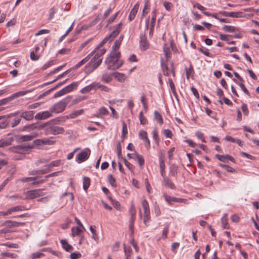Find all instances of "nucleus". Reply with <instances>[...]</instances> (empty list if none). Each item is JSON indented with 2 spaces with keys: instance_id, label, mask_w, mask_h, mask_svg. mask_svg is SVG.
<instances>
[{
  "instance_id": "1",
  "label": "nucleus",
  "mask_w": 259,
  "mask_h": 259,
  "mask_svg": "<svg viewBox=\"0 0 259 259\" xmlns=\"http://www.w3.org/2000/svg\"><path fill=\"white\" fill-rule=\"evenodd\" d=\"M120 57V52H114L111 51L110 54L106 58L105 63L107 66V69L109 70H114L115 65L118 62Z\"/></svg>"
},
{
  "instance_id": "2",
  "label": "nucleus",
  "mask_w": 259,
  "mask_h": 259,
  "mask_svg": "<svg viewBox=\"0 0 259 259\" xmlns=\"http://www.w3.org/2000/svg\"><path fill=\"white\" fill-rule=\"evenodd\" d=\"M71 98V97L68 96L63 100L60 101L59 102L54 104V105L50 109L51 112L56 113L62 112L64 110L66 105L70 101Z\"/></svg>"
},
{
  "instance_id": "3",
  "label": "nucleus",
  "mask_w": 259,
  "mask_h": 259,
  "mask_svg": "<svg viewBox=\"0 0 259 259\" xmlns=\"http://www.w3.org/2000/svg\"><path fill=\"white\" fill-rule=\"evenodd\" d=\"M64 131L63 127L51 124L49 122V124H48L47 126L45 129V134L46 135H56L58 134H62L64 133Z\"/></svg>"
},
{
  "instance_id": "4",
  "label": "nucleus",
  "mask_w": 259,
  "mask_h": 259,
  "mask_svg": "<svg viewBox=\"0 0 259 259\" xmlns=\"http://www.w3.org/2000/svg\"><path fill=\"white\" fill-rule=\"evenodd\" d=\"M78 84V82H73L68 85L65 87V88H63L62 90H60L59 91L56 92L54 95V98H57L59 97L63 96L67 93H69L72 91H73L74 90L76 89L77 86Z\"/></svg>"
},
{
  "instance_id": "5",
  "label": "nucleus",
  "mask_w": 259,
  "mask_h": 259,
  "mask_svg": "<svg viewBox=\"0 0 259 259\" xmlns=\"http://www.w3.org/2000/svg\"><path fill=\"white\" fill-rule=\"evenodd\" d=\"M44 190V189H38L27 191L24 194L25 197L23 198V199L30 200L43 196L45 194L42 192Z\"/></svg>"
},
{
  "instance_id": "6",
  "label": "nucleus",
  "mask_w": 259,
  "mask_h": 259,
  "mask_svg": "<svg viewBox=\"0 0 259 259\" xmlns=\"http://www.w3.org/2000/svg\"><path fill=\"white\" fill-rule=\"evenodd\" d=\"M90 154V149L86 148L77 155L75 159L76 161L79 163L85 161L89 158Z\"/></svg>"
},
{
  "instance_id": "7",
  "label": "nucleus",
  "mask_w": 259,
  "mask_h": 259,
  "mask_svg": "<svg viewBox=\"0 0 259 259\" xmlns=\"http://www.w3.org/2000/svg\"><path fill=\"white\" fill-rule=\"evenodd\" d=\"M102 61V59L101 58L95 59V60L93 61V58L91 61L85 66V68L91 72L97 68L101 64Z\"/></svg>"
},
{
  "instance_id": "8",
  "label": "nucleus",
  "mask_w": 259,
  "mask_h": 259,
  "mask_svg": "<svg viewBox=\"0 0 259 259\" xmlns=\"http://www.w3.org/2000/svg\"><path fill=\"white\" fill-rule=\"evenodd\" d=\"M55 141L49 140L48 138L38 139L33 141V144L36 146L52 145Z\"/></svg>"
},
{
  "instance_id": "9",
  "label": "nucleus",
  "mask_w": 259,
  "mask_h": 259,
  "mask_svg": "<svg viewBox=\"0 0 259 259\" xmlns=\"http://www.w3.org/2000/svg\"><path fill=\"white\" fill-rule=\"evenodd\" d=\"M140 44L141 51H145L148 49L149 44L145 33L141 34Z\"/></svg>"
},
{
  "instance_id": "10",
  "label": "nucleus",
  "mask_w": 259,
  "mask_h": 259,
  "mask_svg": "<svg viewBox=\"0 0 259 259\" xmlns=\"http://www.w3.org/2000/svg\"><path fill=\"white\" fill-rule=\"evenodd\" d=\"M26 210H28V208H26L24 206H21V205L16 206H14V207L9 208L7 211H6L5 212H3V215L4 216L8 215L11 214L13 212Z\"/></svg>"
},
{
  "instance_id": "11",
  "label": "nucleus",
  "mask_w": 259,
  "mask_h": 259,
  "mask_svg": "<svg viewBox=\"0 0 259 259\" xmlns=\"http://www.w3.org/2000/svg\"><path fill=\"white\" fill-rule=\"evenodd\" d=\"M159 167L160 169V174L161 176L163 178L165 177V165L164 163V156L163 154H161L159 156Z\"/></svg>"
},
{
  "instance_id": "12",
  "label": "nucleus",
  "mask_w": 259,
  "mask_h": 259,
  "mask_svg": "<svg viewBox=\"0 0 259 259\" xmlns=\"http://www.w3.org/2000/svg\"><path fill=\"white\" fill-rule=\"evenodd\" d=\"M52 116V114L48 111H45L37 113L34 116L35 118L37 120L46 119Z\"/></svg>"
},
{
  "instance_id": "13",
  "label": "nucleus",
  "mask_w": 259,
  "mask_h": 259,
  "mask_svg": "<svg viewBox=\"0 0 259 259\" xmlns=\"http://www.w3.org/2000/svg\"><path fill=\"white\" fill-rule=\"evenodd\" d=\"M14 141L12 137L3 138L0 140V148H4L11 145L12 142Z\"/></svg>"
},
{
  "instance_id": "14",
  "label": "nucleus",
  "mask_w": 259,
  "mask_h": 259,
  "mask_svg": "<svg viewBox=\"0 0 259 259\" xmlns=\"http://www.w3.org/2000/svg\"><path fill=\"white\" fill-rule=\"evenodd\" d=\"M165 200L169 204H171L172 202H182L183 199L181 198H177L174 197H171L167 195L165 193L163 194Z\"/></svg>"
},
{
  "instance_id": "15",
  "label": "nucleus",
  "mask_w": 259,
  "mask_h": 259,
  "mask_svg": "<svg viewBox=\"0 0 259 259\" xmlns=\"http://www.w3.org/2000/svg\"><path fill=\"white\" fill-rule=\"evenodd\" d=\"M34 112L31 110L26 111L23 112L21 115L20 118H23L27 121L32 120L34 117Z\"/></svg>"
},
{
  "instance_id": "16",
  "label": "nucleus",
  "mask_w": 259,
  "mask_h": 259,
  "mask_svg": "<svg viewBox=\"0 0 259 259\" xmlns=\"http://www.w3.org/2000/svg\"><path fill=\"white\" fill-rule=\"evenodd\" d=\"M37 136L38 135L37 134L34 135H19L17 136V140L21 142L30 141Z\"/></svg>"
},
{
  "instance_id": "17",
  "label": "nucleus",
  "mask_w": 259,
  "mask_h": 259,
  "mask_svg": "<svg viewBox=\"0 0 259 259\" xmlns=\"http://www.w3.org/2000/svg\"><path fill=\"white\" fill-rule=\"evenodd\" d=\"M139 3H137L135 5L133 8L132 9L128 17V19L130 21H132L135 19L136 15L139 10Z\"/></svg>"
},
{
  "instance_id": "18",
  "label": "nucleus",
  "mask_w": 259,
  "mask_h": 259,
  "mask_svg": "<svg viewBox=\"0 0 259 259\" xmlns=\"http://www.w3.org/2000/svg\"><path fill=\"white\" fill-rule=\"evenodd\" d=\"M113 76L115 79L120 82H124L126 78V76L124 74L118 72H113Z\"/></svg>"
},
{
  "instance_id": "19",
  "label": "nucleus",
  "mask_w": 259,
  "mask_h": 259,
  "mask_svg": "<svg viewBox=\"0 0 259 259\" xmlns=\"http://www.w3.org/2000/svg\"><path fill=\"white\" fill-rule=\"evenodd\" d=\"M123 39V35L121 34L120 35L119 38L116 39L115 41L114 45L112 47V51H114V52H116V51L119 48Z\"/></svg>"
},
{
  "instance_id": "20",
  "label": "nucleus",
  "mask_w": 259,
  "mask_h": 259,
  "mask_svg": "<svg viewBox=\"0 0 259 259\" xmlns=\"http://www.w3.org/2000/svg\"><path fill=\"white\" fill-rule=\"evenodd\" d=\"M163 182L164 185L165 187H168L171 189H175L176 186L171 181L169 178L164 177L163 178Z\"/></svg>"
},
{
  "instance_id": "21",
  "label": "nucleus",
  "mask_w": 259,
  "mask_h": 259,
  "mask_svg": "<svg viewBox=\"0 0 259 259\" xmlns=\"http://www.w3.org/2000/svg\"><path fill=\"white\" fill-rule=\"evenodd\" d=\"M5 223H7V227L10 228L21 226L25 224V223L15 222L11 220L5 221Z\"/></svg>"
},
{
  "instance_id": "22",
  "label": "nucleus",
  "mask_w": 259,
  "mask_h": 259,
  "mask_svg": "<svg viewBox=\"0 0 259 259\" xmlns=\"http://www.w3.org/2000/svg\"><path fill=\"white\" fill-rule=\"evenodd\" d=\"M122 25V22H120L115 27L114 30L110 34L115 38L120 33L121 31V26Z\"/></svg>"
},
{
  "instance_id": "23",
  "label": "nucleus",
  "mask_w": 259,
  "mask_h": 259,
  "mask_svg": "<svg viewBox=\"0 0 259 259\" xmlns=\"http://www.w3.org/2000/svg\"><path fill=\"white\" fill-rule=\"evenodd\" d=\"M113 73H104L103 74L101 78V80L105 83H109L112 80Z\"/></svg>"
},
{
  "instance_id": "24",
  "label": "nucleus",
  "mask_w": 259,
  "mask_h": 259,
  "mask_svg": "<svg viewBox=\"0 0 259 259\" xmlns=\"http://www.w3.org/2000/svg\"><path fill=\"white\" fill-rule=\"evenodd\" d=\"M178 174V166L175 164H172L169 167V176L177 177Z\"/></svg>"
},
{
  "instance_id": "25",
  "label": "nucleus",
  "mask_w": 259,
  "mask_h": 259,
  "mask_svg": "<svg viewBox=\"0 0 259 259\" xmlns=\"http://www.w3.org/2000/svg\"><path fill=\"white\" fill-rule=\"evenodd\" d=\"M63 248L67 251H69L73 249V247L70 245L68 242L65 239H62L60 241Z\"/></svg>"
},
{
  "instance_id": "26",
  "label": "nucleus",
  "mask_w": 259,
  "mask_h": 259,
  "mask_svg": "<svg viewBox=\"0 0 259 259\" xmlns=\"http://www.w3.org/2000/svg\"><path fill=\"white\" fill-rule=\"evenodd\" d=\"M93 89H95V82H93V83L84 87L80 92L81 94H87Z\"/></svg>"
},
{
  "instance_id": "27",
  "label": "nucleus",
  "mask_w": 259,
  "mask_h": 259,
  "mask_svg": "<svg viewBox=\"0 0 259 259\" xmlns=\"http://www.w3.org/2000/svg\"><path fill=\"white\" fill-rule=\"evenodd\" d=\"M95 228H96V226H91L90 227V231L91 232V233L92 234V238L95 241L98 242V241H99V236L98 235V234L97 233V232H96V230H95Z\"/></svg>"
},
{
  "instance_id": "28",
  "label": "nucleus",
  "mask_w": 259,
  "mask_h": 259,
  "mask_svg": "<svg viewBox=\"0 0 259 259\" xmlns=\"http://www.w3.org/2000/svg\"><path fill=\"white\" fill-rule=\"evenodd\" d=\"M161 65L163 74L165 76H168L170 73L168 67L167 65L163 62V60H161Z\"/></svg>"
},
{
  "instance_id": "29",
  "label": "nucleus",
  "mask_w": 259,
  "mask_h": 259,
  "mask_svg": "<svg viewBox=\"0 0 259 259\" xmlns=\"http://www.w3.org/2000/svg\"><path fill=\"white\" fill-rule=\"evenodd\" d=\"M221 222L222 224V227L224 229H228L229 228V225L228 223V219H227V214L224 213L223 216L222 217L221 219Z\"/></svg>"
},
{
  "instance_id": "30",
  "label": "nucleus",
  "mask_w": 259,
  "mask_h": 259,
  "mask_svg": "<svg viewBox=\"0 0 259 259\" xmlns=\"http://www.w3.org/2000/svg\"><path fill=\"white\" fill-rule=\"evenodd\" d=\"M91 180L89 177H84L83 178V189L87 191L90 185Z\"/></svg>"
},
{
  "instance_id": "31",
  "label": "nucleus",
  "mask_w": 259,
  "mask_h": 259,
  "mask_svg": "<svg viewBox=\"0 0 259 259\" xmlns=\"http://www.w3.org/2000/svg\"><path fill=\"white\" fill-rule=\"evenodd\" d=\"M134 154L135 155L136 159H137L139 165L140 166H143V165L144 164L145 160L143 156L140 155L136 151Z\"/></svg>"
},
{
  "instance_id": "32",
  "label": "nucleus",
  "mask_w": 259,
  "mask_h": 259,
  "mask_svg": "<svg viewBox=\"0 0 259 259\" xmlns=\"http://www.w3.org/2000/svg\"><path fill=\"white\" fill-rule=\"evenodd\" d=\"M51 171V169H39V170H33L30 175H37V174H41L44 175L47 174Z\"/></svg>"
},
{
  "instance_id": "33",
  "label": "nucleus",
  "mask_w": 259,
  "mask_h": 259,
  "mask_svg": "<svg viewBox=\"0 0 259 259\" xmlns=\"http://www.w3.org/2000/svg\"><path fill=\"white\" fill-rule=\"evenodd\" d=\"M155 119L160 124H162L163 123V118L161 115L157 111H155L154 112Z\"/></svg>"
},
{
  "instance_id": "34",
  "label": "nucleus",
  "mask_w": 259,
  "mask_h": 259,
  "mask_svg": "<svg viewBox=\"0 0 259 259\" xmlns=\"http://www.w3.org/2000/svg\"><path fill=\"white\" fill-rule=\"evenodd\" d=\"M124 246V252L125 255L126 256V259H130V256L131 253L132 252V248L130 246H126L125 244H123Z\"/></svg>"
},
{
  "instance_id": "35",
  "label": "nucleus",
  "mask_w": 259,
  "mask_h": 259,
  "mask_svg": "<svg viewBox=\"0 0 259 259\" xmlns=\"http://www.w3.org/2000/svg\"><path fill=\"white\" fill-rule=\"evenodd\" d=\"M83 109H80L78 110L75 111L69 115L68 117L70 118H75L78 116L82 114L83 113Z\"/></svg>"
},
{
  "instance_id": "36",
  "label": "nucleus",
  "mask_w": 259,
  "mask_h": 259,
  "mask_svg": "<svg viewBox=\"0 0 259 259\" xmlns=\"http://www.w3.org/2000/svg\"><path fill=\"white\" fill-rule=\"evenodd\" d=\"M186 75L187 79H189L190 75L194 73V69L192 65H190L189 68H185Z\"/></svg>"
},
{
  "instance_id": "37",
  "label": "nucleus",
  "mask_w": 259,
  "mask_h": 259,
  "mask_svg": "<svg viewBox=\"0 0 259 259\" xmlns=\"http://www.w3.org/2000/svg\"><path fill=\"white\" fill-rule=\"evenodd\" d=\"M223 29L226 32H233L236 30V28L232 26L224 25Z\"/></svg>"
},
{
  "instance_id": "38",
  "label": "nucleus",
  "mask_w": 259,
  "mask_h": 259,
  "mask_svg": "<svg viewBox=\"0 0 259 259\" xmlns=\"http://www.w3.org/2000/svg\"><path fill=\"white\" fill-rule=\"evenodd\" d=\"M30 92H31V91H30V90L24 91H20V92H17V93L13 94L12 96L13 98L14 99H15V98H16L17 97L25 95L26 94L30 93Z\"/></svg>"
},
{
  "instance_id": "39",
  "label": "nucleus",
  "mask_w": 259,
  "mask_h": 259,
  "mask_svg": "<svg viewBox=\"0 0 259 259\" xmlns=\"http://www.w3.org/2000/svg\"><path fill=\"white\" fill-rule=\"evenodd\" d=\"M0 255L3 257H9L12 258H16L18 257L17 254L10 252H2Z\"/></svg>"
},
{
  "instance_id": "40",
  "label": "nucleus",
  "mask_w": 259,
  "mask_h": 259,
  "mask_svg": "<svg viewBox=\"0 0 259 259\" xmlns=\"http://www.w3.org/2000/svg\"><path fill=\"white\" fill-rule=\"evenodd\" d=\"M121 158L123 159L125 166L129 169V170H130L131 171H133L135 168V166L130 162L127 161V160L125 158L122 157Z\"/></svg>"
},
{
  "instance_id": "41",
  "label": "nucleus",
  "mask_w": 259,
  "mask_h": 259,
  "mask_svg": "<svg viewBox=\"0 0 259 259\" xmlns=\"http://www.w3.org/2000/svg\"><path fill=\"white\" fill-rule=\"evenodd\" d=\"M156 19V10L154 9L152 12V18L151 21V26L154 27V24Z\"/></svg>"
},
{
  "instance_id": "42",
  "label": "nucleus",
  "mask_w": 259,
  "mask_h": 259,
  "mask_svg": "<svg viewBox=\"0 0 259 259\" xmlns=\"http://www.w3.org/2000/svg\"><path fill=\"white\" fill-rule=\"evenodd\" d=\"M13 100L12 96L0 100V106L6 105Z\"/></svg>"
},
{
  "instance_id": "43",
  "label": "nucleus",
  "mask_w": 259,
  "mask_h": 259,
  "mask_svg": "<svg viewBox=\"0 0 259 259\" xmlns=\"http://www.w3.org/2000/svg\"><path fill=\"white\" fill-rule=\"evenodd\" d=\"M150 211L148 212H145L144 214V223L146 226H147V223H148L150 220Z\"/></svg>"
},
{
  "instance_id": "44",
  "label": "nucleus",
  "mask_w": 259,
  "mask_h": 259,
  "mask_svg": "<svg viewBox=\"0 0 259 259\" xmlns=\"http://www.w3.org/2000/svg\"><path fill=\"white\" fill-rule=\"evenodd\" d=\"M98 88L100 89L101 91H105V92H108L109 89L107 87L100 84L99 83H96L95 82V89Z\"/></svg>"
},
{
  "instance_id": "45",
  "label": "nucleus",
  "mask_w": 259,
  "mask_h": 259,
  "mask_svg": "<svg viewBox=\"0 0 259 259\" xmlns=\"http://www.w3.org/2000/svg\"><path fill=\"white\" fill-rule=\"evenodd\" d=\"M170 88L171 89V92L173 93V94L175 95V96H177V93L175 90V84L173 82V81L171 78H168V80Z\"/></svg>"
},
{
  "instance_id": "46",
  "label": "nucleus",
  "mask_w": 259,
  "mask_h": 259,
  "mask_svg": "<svg viewBox=\"0 0 259 259\" xmlns=\"http://www.w3.org/2000/svg\"><path fill=\"white\" fill-rule=\"evenodd\" d=\"M106 51V50L105 49H102L99 52L95 54V56L93 57V61H94L95 59L101 58V57L105 53Z\"/></svg>"
},
{
  "instance_id": "47",
  "label": "nucleus",
  "mask_w": 259,
  "mask_h": 259,
  "mask_svg": "<svg viewBox=\"0 0 259 259\" xmlns=\"http://www.w3.org/2000/svg\"><path fill=\"white\" fill-rule=\"evenodd\" d=\"M142 206L144 209V212L150 211L148 203L146 199L143 200L142 202Z\"/></svg>"
},
{
  "instance_id": "48",
  "label": "nucleus",
  "mask_w": 259,
  "mask_h": 259,
  "mask_svg": "<svg viewBox=\"0 0 259 259\" xmlns=\"http://www.w3.org/2000/svg\"><path fill=\"white\" fill-rule=\"evenodd\" d=\"M72 235L74 237L75 235H79L82 230L78 227L72 228L71 229Z\"/></svg>"
},
{
  "instance_id": "49",
  "label": "nucleus",
  "mask_w": 259,
  "mask_h": 259,
  "mask_svg": "<svg viewBox=\"0 0 259 259\" xmlns=\"http://www.w3.org/2000/svg\"><path fill=\"white\" fill-rule=\"evenodd\" d=\"M146 100V96L144 94H142L141 96V102L143 105V107L145 110H147L148 109V105L147 103L145 101Z\"/></svg>"
},
{
  "instance_id": "50",
  "label": "nucleus",
  "mask_w": 259,
  "mask_h": 259,
  "mask_svg": "<svg viewBox=\"0 0 259 259\" xmlns=\"http://www.w3.org/2000/svg\"><path fill=\"white\" fill-rule=\"evenodd\" d=\"M139 119L140 121V123L142 125H145L147 123V120L145 117L143 116L142 111H141L139 113Z\"/></svg>"
},
{
  "instance_id": "51",
  "label": "nucleus",
  "mask_w": 259,
  "mask_h": 259,
  "mask_svg": "<svg viewBox=\"0 0 259 259\" xmlns=\"http://www.w3.org/2000/svg\"><path fill=\"white\" fill-rule=\"evenodd\" d=\"M108 181L112 187L114 188L116 187L117 185L115 183V179L112 175H109L108 176Z\"/></svg>"
},
{
  "instance_id": "52",
  "label": "nucleus",
  "mask_w": 259,
  "mask_h": 259,
  "mask_svg": "<svg viewBox=\"0 0 259 259\" xmlns=\"http://www.w3.org/2000/svg\"><path fill=\"white\" fill-rule=\"evenodd\" d=\"M48 124H49V122H47L41 124H36L35 123V129L38 130H42V129H45V128L47 126Z\"/></svg>"
},
{
  "instance_id": "53",
  "label": "nucleus",
  "mask_w": 259,
  "mask_h": 259,
  "mask_svg": "<svg viewBox=\"0 0 259 259\" xmlns=\"http://www.w3.org/2000/svg\"><path fill=\"white\" fill-rule=\"evenodd\" d=\"M108 114V111L105 107H101L99 110V114L95 116L97 117H99V115H107Z\"/></svg>"
},
{
  "instance_id": "54",
  "label": "nucleus",
  "mask_w": 259,
  "mask_h": 259,
  "mask_svg": "<svg viewBox=\"0 0 259 259\" xmlns=\"http://www.w3.org/2000/svg\"><path fill=\"white\" fill-rule=\"evenodd\" d=\"M195 135L197 138L201 140V141L203 143H206V141L204 138V136L203 133H202L200 131H197L195 133Z\"/></svg>"
},
{
  "instance_id": "55",
  "label": "nucleus",
  "mask_w": 259,
  "mask_h": 259,
  "mask_svg": "<svg viewBox=\"0 0 259 259\" xmlns=\"http://www.w3.org/2000/svg\"><path fill=\"white\" fill-rule=\"evenodd\" d=\"M127 134V128L126 124L125 122H122V130L121 138L124 137Z\"/></svg>"
},
{
  "instance_id": "56",
  "label": "nucleus",
  "mask_w": 259,
  "mask_h": 259,
  "mask_svg": "<svg viewBox=\"0 0 259 259\" xmlns=\"http://www.w3.org/2000/svg\"><path fill=\"white\" fill-rule=\"evenodd\" d=\"M242 12H229V17L232 18H239L241 17Z\"/></svg>"
},
{
  "instance_id": "57",
  "label": "nucleus",
  "mask_w": 259,
  "mask_h": 259,
  "mask_svg": "<svg viewBox=\"0 0 259 259\" xmlns=\"http://www.w3.org/2000/svg\"><path fill=\"white\" fill-rule=\"evenodd\" d=\"M242 111L245 116H248L249 114V110L247 108V105L245 103H243L241 105Z\"/></svg>"
},
{
  "instance_id": "58",
  "label": "nucleus",
  "mask_w": 259,
  "mask_h": 259,
  "mask_svg": "<svg viewBox=\"0 0 259 259\" xmlns=\"http://www.w3.org/2000/svg\"><path fill=\"white\" fill-rule=\"evenodd\" d=\"M117 156L119 159H120V158H122V154H121V145L120 142H118L117 145Z\"/></svg>"
},
{
  "instance_id": "59",
  "label": "nucleus",
  "mask_w": 259,
  "mask_h": 259,
  "mask_svg": "<svg viewBox=\"0 0 259 259\" xmlns=\"http://www.w3.org/2000/svg\"><path fill=\"white\" fill-rule=\"evenodd\" d=\"M56 9L55 7H52L49 10V16L48 19L51 20L54 16L55 14L56 13Z\"/></svg>"
},
{
  "instance_id": "60",
  "label": "nucleus",
  "mask_w": 259,
  "mask_h": 259,
  "mask_svg": "<svg viewBox=\"0 0 259 259\" xmlns=\"http://www.w3.org/2000/svg\"><path fill=\"white\" fill-rule=\"evenodd\" d=\"M81 256V254L79 252H73L70 255V257L71 259H78Z\"/></svg>"
},
{
  "instance_id": "61",
  "label": "nucleus",
  "mask_w": 259,
  "mask_h": 259,
  "mask_svg": "<svg viewBox=\"0 0 259 259\" xmlns=\"http://www.w3.org/2000/svg\"><path fill=\"white\" fill-rule=\"evenodd\" d=\"M168 228L169 225L168 224H166L163 230L162 238H166L167 237V235L168 232Z\"/></svg>"
},
{
  "instance_id": "62",
  "label": "nucleus",
  "mask_w": 259,
  "mask_h": 259,
  "mask_svg": "<svg viewBox=\"0 0 259 259\" xmlns=\"http://www.w3.org/2000/svg\"><path fill=\"white\" fill-rule=\"evenodd\" d=\"M30 59L33 61L37 60L40 57V55L35 54L34 51H31L30 55Z\"/></svg>"
},
{
  "instance_id": "63",
  "label": "nucleus",
  "mask_w": 259,
  "mask_h": 259,
  "mask_svg": "<svg viewBox=\"0 0 259 259\" xmlns=\"http://www.w3.org/2000/svg\"><path fill=\"white\" fill-rule=\"evenodd\" d=\"M47 181V180L46 178V177H45L44 179H42L39 180L38 181H35L33 182L32 183V185L33 186H37L38 185H39V184H42L43 183L46 182Z\"/></svg>"
},
{
  "instance_id": "64",
  "label": "nucleus",
  "mask_w": 259,
  "mask_h": 259,
  "mask_svg": "<svg viewBox=\"0 0 259 259\" xmlns=\"http://www.w3.org/2000/svg\"><path fill=\"white\" fill-rule=\"evenodd\" d=\"M34 127H35V123L29 124L24 126L23 127V130H28V131H30L31 130L35 129Z\"/></svg>"
}]
</instances>
